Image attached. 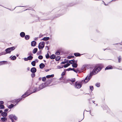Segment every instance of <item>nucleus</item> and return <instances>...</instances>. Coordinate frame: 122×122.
<instances>
[{"instance_id":"473e14b6","label":"nucleus","mask_w":122,"mask_h":122,"mask_svg":"<svg viewBox=\"0 0 122 122\" xmlns=\"http://www.w3.org/2000/svg\"><path fill=\"white\" fill-rule=\"evenodd\" d=\"M70 64H67L65 65L64 66V67L66 68V67H68V66H70Z\"/></svg>"},{"instance_id":"39448f33","label":"nucleus","mask_w":122,"mask_h":122,"mask_svg":"<svg viewBox=\"0 0 122 122\" xmlns=\"http://www.w3.org/2000/svg\"><path fill=\"white\" fill-rule=\"evenodd\" d=\"M45 43L44 42H40L38 48L39 49H42L44 46Z\"/></svg>"},{"instance_id":"13d9d810","label":"nucleus","mask_w":122,"mask_h":122,"mask_svg":"<svg viewBox=\"0 0 122 122\" xmlns=\"http://www.w3.org/2000/svg\"><path fill=\"white\" fill-rule=\"evenodd\" d=\"M37 39V38H35L34 40H36Z\"/></svg>"},{"instance_id":"a19ab883","label":"nucleus","mask_w":122,"mask_h":122,"mask_svg":"<svg viewBox=\"0 0 122 122\" xmlns=\"http://www.w3.org/2000/svg\"><path fill=\"white\" fill-rule=\"evenodd\" d=\"M13 118L15 119V120H16L17 119V117H16V116H15V115H13Z\"/></svg>"},{"instance_id":"f257e3e1","label":"nucleus","mask_w":122,"mask_h":122,"mask_svg":"<svg viewBox=\"0 0 122 122\" xmlns=\"http://www.w3.org/2000/svg\"><path fill=\"white\" fill-rule=\"evenodd\" d=\"M103 66V65L102 64L97 65L92 71V76L93 74L95 75L97 74L100 71Z\"/></svg>"},{"instance_id":"2f4dec72","label":"nucleus","mask_w":122,"mask_h":122,"mask_svg":"<svg viewBox=\"0 0 122 122\" xmlns=\"http://www.w3.org/2000/svg\"><path fill=\"white\" fill-rule=\"evenodd\" d=\"M72 70H73L75 72H76V73H77L78 71V69H76V70H75V69L74 68H72Z\"/></svg>"},{"instance_id":"4468645a","label":"nucleus","mask_w":122,"mask_h":122,"mask_svg":"<svg viewBox=\"0 0 122 122\" xmlns=\"http://www.w3.org/2000/svg\"><path fill=\"white\" fill-rule=\"evenodd\" d=\"M36 42L35 41H32L31 43V45L32 46H36Z\"/></svg>"},{"instance_id":"6e6552de","label":"nucleus","mask_w":122,"mask_h":122,"mask_svg":"<svg viewBox=\"0 0 122 122\" xmlns=\"http://www.w3.org/2000/svg\"><path fill=\"white\" fill-rule=\"evenodd\" d=\"M31 71L32 73H35L36 71V68L35 67L32 68L30 70Z\"/></svg>"},{"instance_id":"e2e57ef3","label":"nucleus","mask_w":122,"mask_h":122,"mask_svg":"<svg viewBox=\"0 0 122 122\" xmlns=\"http://www.w3.org/2000/svg\"><path fill=\"white\" fill-rule=\"evenodd\" d=\"M44 61L45 62H46V61L45 60H44Z\"/></svg>"},{"instance_id":"5701e85b","label":"nucleus","mask_w":122,"mask_h":122,"mask_svg":"<svg viewBox=\"0 0 122 122\" xmlns=\"http://www.w3.org/2000/svg\"><path fill=\"white\" fill-rule=\"evenodd\" d=\"M6 62V61H5L0 62V66L5 64Z\"/></svg>"},{"instance_id":"6ab92c4d","label":"nucleus","mask_w":122,"mask_h":122,"mask_svg":"<svg viewBox=\"0 0 122 122\" xmlns=\"http://www.w3.org/2000/svg\"><path fill=\"white\" fill-rule=\"evenodd\" d=\"M37 48H34L33 51V54H35L37 51Z\"/></svg>"},{"instance_id":"79ce46f5","label":"nucleus","mask_w":122,"mask_h":122,"mask_svg":"<svg viewBox=\"0 0 122 122\" xmlns=\"http://www.w3.org/2000/svg\"><path fill=\"white\" fill-rule=\"evenodd\" d=\"M67 70L68 71H70V70H72V69L71 68H68L67 69Z\"/></svg>"},{"instance_id":"cd10ccee","label":"nucleus","mask_w":122,"mask_h":122,"mask_svg":"<svg viewBox=\"0 0 122 122\" xmlns=\"http://www.w3.org/2000/svg\"><path fill=\"white\" fill-rule=\"evenodd\" d=\"M14 105L13 104H11L9 106L8 108H12L14 107Z\"/></svg>"},{"instance_id":"c756f323","label":"nucleus","mask_w":122,"mask_h":122,"mask_svg":"<svg viewBox=\"0 0 122 122\" xmlns=\"http://www.w3.org/2000/svg\"><path fill=\"white\" fill-rule=\"evenodd\" d=\"M75 81V79H72L71 80V81L72 82V83L71 84V83H70L72 85V83L74 82Z\"/></svg>"},{"instance_id":"a211bd4d","label":"nucleus","mask_w":122,"mask_h":122,"mask_svg":"<svg viewBox=\"0 0 122 122\" xmlns=\"http://www.w3.org/2000/svg\"><path fill=\"white\" fill-rule=\"evenodd\" d=\"M55 56L53 54L51 56L50 58L51 59H53L55 58Z\"/></svg>"},{"instance_id":"a878e982","label":"nucleus","mask_w":122,"mask_h":122,"mask_svg":"<svg viewBox=\"0 0 122 122\" xmlns=\"http://www.w3.org/2000/svg\"><path fill=\"white\" fill-rule=\"evenodd\" d=\"M75 56H79L80 55V54L79 53H75L74 54Z\"/></svg>"},{"instance_id":"7ed1b4c3","label":"nucleus","mask_w":122,"mask_h":122,"mask_svg":"<svg viewBox=\"0 0 122 122\" xmlns=\"http://www.w3.org/2000/svg\"><path fill=\"white\" fill-rule=\"evenodd\" d=\"M92 73L90 72V75L89 76H88L85 78L84 81H82L81 82H82L86 83L87 82L90 80L91 78L92 77Z\"/></svg>"},{"instance_id":"09e8293b","label":"nucleus","mask_w":122,"mask_h":122,"mask_svg":"<svg viewBox=\"0 0 122 122\" xmlns=\"http://www.w3.org/2000/svg\"><path fill=\"white\" fill-rule=\"evenodd\" d=\"M66 63V62L65 61H63L61 62V64H64Z\"/></svg>"},{"instance_id":"c03bdc74","label":"nucleus","mask_w":122,"mask_h":122,"mask_svg":"<svg viewBox=\"0 0 122 122\" xmlns=\"http://www.w3.org/2000/svg\"><path fill=\"white\" fill-rule=\"evenodd\" d=\"M65 72H63L61 74V75L62 76H64L65 75Z\"/></svg>"},{"instance_id":"c85d7f7f","label":"nucleus","mask_w":122,"mask_h":122,"mask_svg":"<svg viewBox=\"0 0 122 122\" xmlns=\"http://www.w3.org/2000/svg\"><path fill=\"white\" fill-rule=\"evenodd\" d=\"M29 35H26L25 37V39L27 40L29 39Z\"/></svg>"},{"instance_id":"052dcab7","label":"nucleus","mask_w":122,"mask_h":122,"mask_svg":"<svg viewBox=\"0 0 122 122\" xmlns=\"http://www.w3.org/2000/svg\"><path fill=\"white\" fill-rule=\"evenodd\" d=\"M90 89H91V86H90Z\"/></svg>"},{"instance_id":"2eb2a0df","label":"nucleus","mask_w":122,"mask_h":122,"mask_svg":"<svg viewBox=\"0 0 122 122\" xmlns=\"http://www.w3.org/2000/svg\"><path fill=\"white\" fill-rule=\"evenodd\" d=\"M49 39V38L48 37H45L41 39V40L44 41H46L48 40Z\"/></svg>"},{"instance_id":"de8ad7c7","label":"nucleus","mask_w":122,"mask_h":122,"mask_svg":"<svg viewBox=\"0 0 122 122\" xmlns=\"http://www.w3.org/2000/svg\"><path fill=\"white\" fill-rule=\"evenodd\" d=\"M72 57V56H68L67 57V58L68 59H70Z\"/></svg>"},{"instance_id":"f704fd0d","label":"nucleus","mask_w":122,"mask_h":122,"mask_svg":"<svg viewBox=\"0 0 122 122\" xmlns=\"http://www.w3.org/2000/svg\"><path fill=\"white\" fill-rule=\"evenodd\" d=\"M46 58L48 59L49 57V54L48 53H47V54L46 55Z\"/></svg>"},{"instance_id":"7c9ffc66","label":"nucleus","mask_w":122,"mask_h":122,"mask_svg":"<svg viewBox=\"0 0 122 122\" xmlns=\"http://www.w3.org/2000/svg\"><path fill=\"white\" fill-rule=\"evenodd\" d=\"M4 108V106L3 105H0V109H3Z\"/></svg>"},{"instance_id":"1a4fd4ad","label":"nucleus","mask_w":122,"mask_h":122,"mask_svg":"<svg viewBox=\"0 0 122 122\" xmlns=\"http://www.w3.org/2000/svg\"><path fill=\"white\" fill-rule=\"evenodd\" d=\"M1 116L3 117H6L7 115V113L5 112H2L1 113Z\"/></svg>"},{"instance_id":"58836bf2","label":"nucleus","mask_w":122,"mask_h":122,"mask_svg":"<svg viewBox=\"0 0 122 122\" xmlns=\"http://www.w3.org/2000/svg\"><path fill=\"white\" fill-rule=\"evenodd\" d=\"M121 61V56H119L118 57V61L119 62H120Z\"/></svg>"},{"instance_id":"ea45409f","label":"nucleus","mask_w":122,"mask_h":122,"mask_svg":"<svg viewBox=\"0 0 122 122\" xmlns=\"http://www.w3.org/2000/svg\"><path fill=\"white\" fill-rule=\"evenodd\" d=\"M46 78L45 77H43L42 78V81H45L46 80Z\"/></svg>"},{"instance_id":"864d4df0","label":"nucleus","mask_w":122,"mask_h":122,"mask_svg":"<svg viewBox=\"0 0 122 122\" xmlns=\"http://www.w3.org/2000/svg\"><path fill=\"white\" fill-rule=\"evenodd\" d=\"M28 54L29 55H32V54L31 53V52H29L28 53Z\"/></svg>"},{"instance_id":"680f3d73","label":"nucleus","mask_w":122,"mask_h":122,"mask_svg":"<svg viewBox=\"0 0 122 122\" xmlns=\"http://www.w3.org/2000/svg\"><path fill=\"white\" fill-rule=\"evenodd\" d=\"M16 56H17V57H18V56H19V55H18V54L17 55H16Z\"/></svg>"},{"instance_id":"603ef678","label":"nucleus","mask_w":122,"mask_h":122,"mask_svg":"<svg viewBox=\"0 0 122 122\" xmlns=\"http://www.w3.org/2000/svg\"><path fill=\"white\" fill-rule=\"evenodd\" d=\"M35 61L36 62H38V60L37 59H36Z\"/></svg>"},{"instance_id":"f8f14e48","label":"nucleus","mask_w":122,"mask_h":122,"mask_svg":"<svg viewBox=\"0 0 122 122\" xmlns=\"http://www.w3.org/2000/svg\"><path fill=\"white\" fill-rule=\"evenodd\" d=\"M39 67L41 69H42L45 67V65L44 64L41 63Z\"/></svg>"},{"instance_id":"dca6fc26","label":"nucleus","mask_w":122,"mask_h":122,"mask_svg":"<svg viewBox=\"0 0 122 122\" xmlns=\"http://www.w3.org/2000/svg\"><path fill=\"white\" fill-rule=\"evenodd\" d=\"M20 35L21 37H24L25 35V33L24 32H22L20 34Z\"/></svg>"},{"instance_id":"6e6d98bb","label":"nucleus","mask_w":122,"mask_h":122,"mask_svg":"<svg viewBox=\"0 0 122 122\" xmlns=\"http://www.w3.org/2000/svg\"><path fill=\"white\" fill-rule=\"evenodd\" d=\"M49 70H48V69H46V71L47 72V71H49Z\"/></svg>"},{"instance_id":"393cba45","label":"nucleus","mask_w":122,"mask_h":122,"mask_svg":"<svg viewBox=\"0 0 122 122\" xmlns=\"http://www.w3.org/2000/svg\"><path fill=\"white\" fill-rule=\"evenodd\" d=\"M61 58V57L60 56H58L56 57V60L57 61L59 60Z\"/></svg>"},{"instance_id":"423d86ee","label":"nucleus","mask_w":122,"mask_h":122,"mask_svg":"<svg viewBox=\"0 0 122 122\" xmlns=\"http://www.w3.org/2000/svg\"><path fill=\"white\" fill-rule=\"evenodd\" d=\"M30 91V90H28L22 96V97L23 98H24L28 95H29L30 94H31V93H29V92Z\"/></svg>"},{"instance_id":"a18cd8bd","label":"nucleus","mask_w":122,"mask_h":122,"mask_svg":"<svg viewBox=\"0 0 122 122\" xmlns=\"http://www.w3.org/2000/svg\"><path fill=\"white\" fill-rule=\"evenodd\" d=\"M57 68L58 69H60L62 68V67H61L59 66H57Z\"/></svg>"},{"instance_id":"49530a36","label":"nucleus","mask_w":122,"mask_h":122,"mask_svg":"<svg viewBox=\"0 0 122 122\" xmlns=\"http://www.w3.org/2000/svg\"><path fill=\"white\" fill-rule=\"evenodd\" d=\"M3 103V102L2 101L0 102V105H2Z\"/></svg>"},{"instance_id":"9d476101","label":"nucleus","mask_w":122,"mask_h":122,"mask_svg":"<svg viewBox=\"0 0 122 122\" xmlns=\"http://www.w3.org/2000/svg\"><path fill=\"white\" fill-rule=\"evenodd\" d=\"M112 69V67L111 66H107L106 68H105V70H108L110 69Z\"/></svg>"},{"instance_id":"c9c22d12","label":"nucleus","mask_w":122,"mask_h":122,"mask_svg":"<svg viewBox=\"0 0 122 122\" xmlns=\"http://www.w3.org/2000/svg\"><path fill=\"white\" fill-rule=\"evenodd\" d=\"M55 54L56 55H60V53L59 51H57L55 53Z\"/></svg>"},{"instance_id":"412c9836","label":"nucleus","mask_w":122,"mask_h":122,"mask_svg":"<svg viewBox=\"0 0 122 122\" xmlns=\"http://www.w3.org/2000/svg\"><path fill=\"white\" fill-rule=\"evenodd\" d=\"M75 61L74 60H71L70 61H69V63H70L71 64H72V65L74 63V62H75Z\"/></svg>"},{"instance_id":"f03ea898","label":"nucleus","mask_w":122,"mask_h":122,"mask_svg":"<svg viewBox=\"0 0 122 122\" xmlns=\"http://www.w3.org/2000/svg\"><path fill=\"white\" fill-rule=\"evenodd\" d=\"M15 48L13 46L11 47L8 48L5 50V52H3V54H6L7 53H10L11 52L14 50Z\"/></svg>"},{"instance_id":"bf43d9fd","label":"nucleus","mask_w":122,"mask_h":122,"mask_svg":"<svg viewBox=\"0 0 122 122\" xmlns=\"http://www.w3.org/2000/svg\"><path fill=\"white\" fill-rule=\"evenodd\" d=\"M3 112V111L2 110H0V113L2 112Z\"/></svg>"},{"instance_id":"4be33fe9","label":"nucleus","mask_w":122,"mask_h":122,"mask_svg":"<svg viewBox=\"0 0 122 122\" xmlns=\"http://www.w3.org/2000/svg\"><path fill=\"white\" fill-rule=\"evenodd\" d=\"M27 58L28 60H31L33 59V57L30 55L28 56Z\"/></svg>"},{"instance_id":"72a5a7b5","label":"nucleus","mask_w":122,"mask_h":122,"mask_svg":"<svg viewBox=\"0 0 122 122\" xmlns=\"http://www.w3.org/2000/svg\"><path fill=\"white\" fill-rule=\"evenodd\" d=\"M43 58V56L41 55H40L38 57V58L40 59H42Z\"/></svg>"},{"instance_id":"338daca9","label":"nucleus","mask_w":122,"mask_h":122,"mask_svg":"<svg viewBox=\"0 0 122 122\" xmlns=\"http://www.w3.org/2000/svg\"><path fill=\"white\" fill-rule=\"evenodd\" d=\"M97 104H96V106H97Z\"/></svg>"},{"instance_id":"5fc2aeb1","label":"nucleus","mask_w":122,"mask_h":122,"mask_svg":"<svg viewBox=\"0 0 122 122\" xmlns=\"http://www.w3.org/2000/svg\"><path fill=\"white\" fill-rule=\"evenodd\" d=\"M41 78L40 77L39 78V80H41Z\"/></svg>"},{"instance_id":"aec40b11","label":"nucleus","mask_w":122,"mask_h":122,"mask_svg":"<svg viewBox=\"0 0 122 122\" xmlns=\"http://www.w3.org/2000/svg\"><path fill=\"white\" fill-rule=\"evenodd\" d=\"M43 85L42 84H41V85H40V86H39V88H39L38 90L37 89V90L36 91H39L40 90V89H42V88H43Z\"/></svg>"},{"instance_id":"3c124183","label":"nucleus","mask_w":122,"mask_h":122,"mask_svg":"<svg viewBox=\"0 0 122 122\" xmlns=\"http://www.w3.org/2000/svg\"><path fill=\"white\" fill-rule=\"evenodd\" d=\"M8 110V109H7L5 110L4 111L5 112H7Z\"/></svg>"},{"instance_id":"69168bd1","label":"nucleus","mask_w":122,"mask_h":122,"mask_svg":"<svg viewBox=\"0 0 122 122\" xmlns=\"http://www.w3.org/2000/svg\"><path fill=\"white\" fill-rule=\"evenodd\" d=\"M92 89H93V86H92Z\"/></svg>"},{"instance_id":"4c0bfd02","label":"nucleus","mask_w":122,"mask_h":122,"mask_svg":"<svg viewBox=\"0 0 122 122\" xmlns=\"http://www.w3.org/2000/svg\"><path fill=\"white\" fill-rule=\"evenodd\" d=\"M35 73H33L31 74V76L32 78L34 77L35 76Z\"/></svg>"},{"instance_id":"37998d69","label":"nucleus","mask_w":122,"mask_h":122,"mask_svg":"<svg viewBox=\"0 0 122 122\" xmlns=\"http://www.w3.org/2000/svg\"><path fill=\"white\" fill-rule=\"evenodd\" d=\"M24 59L25 61H27L28 60L27 58H24Z\"/></svg>"},{"instance_id":"0eeeda50","label":"nucleus","mask_w":122,"mask_h":122,"mask_svg":"<svg viewBox=\"0 0 122 122\" xmlns=\"http://www.w3.org/2000/svg\"><path fill=\"white\" fill-rule=\"evenodd\" d=\"M77 61H75V62H74V63L72 65V66L74 68H76L78 66V65L77 64Z\"/></svg>"},{"instance_id":"8fccbe9b","label":"nucleus","mask_w":122,"mask_h":122,"mask_svg":"<svg viewBox=\"0 0 122 122\" xmlns=\"http://www.w3.org/2000/svg\"><path fill=\"white\" fill-rule=\"evenodd\" d=\"M3 52H2L1 53H0V56H1L2 55L5 54H3V53H2Z\"/></svg>"},{"instance_id":"ddd939ff","label":"nucleus","mask_w":122,"mask_h":122,"mask_svg":"<svg viewBox=\"0 0 122 122\" xmlns=\"http://www.w3.org/2000/svg\"><path fill=\"white\" fill-rule=\"evenodd\" d=\"M13 115H14L12 114H11L9 116V118L11 120L12 122H14L13 119Z\"/></svg>"},{"instance_id":"0e129e2a","label":"nucleus","mask_w":122,"mask_h":122,"mask_svg":"<svg viewBox=\"0 0 122 122\" xmlns=\"http://www.w3.org/2000/svg\"><path fill=\"white\" fill-rule=\"evenodd\" d=\"M29 69H30V68H28H28H27V69H28L29 70Z\"/></svg>"},{"instance_id":"9b49d317","label":"nucleus","mask_w":122,"mask_h":122,"mask_svg":"<svg viewBox=\"0 0 122 122\" xmlns=\"http://www.w3.org/2000/svg\"><path fill=\"white\" fill-rule=\"evenodd\" d=\"M1 121L4 122L7 121V119L6 117H2L1 119Z\"/></svg>"},{"instance_id":"e433bc0d","label":"nucleus","mask_w":122,"mask_h":122,"mask_svg":"<svg viewBox=\"0 0 122 122\" xmlns=\"http://www.w3.org/2000/svg\"><path fill=\"white\" fill-rule=\"evenodd\" d=\"M96 86L97 87H99L100 86V83H97L96 84Z\"/></svg>"},{"instance_id":"4d7b16f0","label":"nucleus","mask_w":122,"mask_h":122,"mask_svg":"<svg viewBox=\"0 0 122 122\" xmlns=\"http://www.w3.org/2000/svg\"><path fill=\"white\" fill-rule=\"evenodd\" d=\"M20 100H21V99H19V101H18H18H17V103H18V102H19V101H20Z\"/></svg>"},{"instance_id":"20e7f679","label":"nucleus","mask_w":122,"mask_h":122,"mask_svg":"<svg viewBox=\"0 0 122 122\" xmlns=\"http://www.w3.org/2000/svg\"><path fill=\"white\" fill-rule=\"evenodd\" d=\"M82 85V82L77 81L76 82L74 86L76 88L79 89L81 87Z\"/></svg>"},{"instance_id":"b1692460","label":"nucleus","mask_w":122,"mask_h":122,"mask_svg":"<svg viewBox=\"0 0 122 122\" xmlns=\"http://www.w3.org/2000/svg\"><path fill=\"white\" fill-rule=\"evenodd\" d=\"M36 62L35 61H33L31 63V64L33 66H35L36 65Z\"/></svg>"},{"instance_id":"bb28decb","label":"nucleus","mask_w":122,"mask_h":122,"mask_svg":"<svg viewBox=\"0 0 122 122\" xmlns=\"http://www.w3.org/2000/svg\"><path fill=\"white\" fill-rule=\"evenodd\" d=\"M16 58V57L15 56H14L12 57L11 58V59L12 60H15Z\"/></svg>"},{"instance_id":"f3484780","label":"nucleus","mask_w":122,"mask_h":122,"mask_svg":"<svg viewBox=\"0 0 122 122\" xmlns=\"http://www.w3.org/2000/svg\"><path fill=\"white\" fill-rule=\"evenodd\" d=\"M54 76V74L51 75H48L47 76H46V78H48L51 77H52Z\"/></svg>"}]
</instances>
